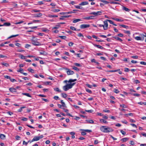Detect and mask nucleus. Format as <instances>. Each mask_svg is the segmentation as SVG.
Returning <instances> with one entry per match:
<instances>
[{"label":"nucleus","mask_w":146,"mask_h":146,"mask_svg":"<svg viewBox=\"0 0 146 146\" xmlns=\"http://www.w3.org/2000/svg\"><path fill=\"white\" fill-rule=\"evenodd\" d=\"M75 83H73L67 84L66 85L63 86V89L64 91H67L69 89L72 88V87L75 85Z\"/></svg>","instance_id":"1"},{"label":"nucleus","mask_w":146,"mask_h":146,"mask_svg":"<svg viewBox=\"0 0 146 146\" xmlns=\"http://www.w3.org/2000/svg\"><path fill=\"white\" fill-rule=\"evenodd\" d=\"M31 43L32 44L35 46H40L41 44L39 42L37 41V40L35 38H33L31 40Z\"/></svg>","instance_id":"2"},{"label":"nucleus","mask_w":146,"mask_h":146,"mask_svg":"<svg viewBox=\"0 0 146 146\" xmlns=\"http://www.w3.org/2000/svg\"><path fill=\"white\" fill-rule=\"evenodd\" d=\"M63 69L66 71V72L68 75H73L74 73L73 71L71 70L68 68H64Z\"/></svg>","instance_id":"3"},{"label":"nucleus","mask_w":146,"mask_h":146,"mask_svg":"<svg viewBox=\"0 0 146 146\" xmlns=\"http://www.w3.org/2000/svg\"><path fill=\"white\" fill-rule=\"evenodd\" d=\"M101 131L104 132H108L110 131L109 128L107 127L106 126H102L100 128Z\"/></svg>","instance_id":"4"},{"label":"nucleus","mask_w":146,"mask_h":146,"mask_svg":"<svg viewBox=\"0 0 146 146\" xmlns=\"http://www.w3.org/2000/svg\"><path fill=\"white\" fill-rule=\"evenodd\" d=\"M43 137V136L42 135H41L39 136H35L34 138L32 139V140L31 141H37L40 139L42 138Z\"/></svg>","instance_id":"5"},{"label":"nucleus","mask_w":146,"mask_h":146,"mask_svg":"<svg viewBox=\"0 0 146 146\" xmlns=\"http://www.w3.org/2000/svg\"><path fill=\"white\" fill-rule=\"evenodd\" d=\"M108 21L110 22V20L109 19H107L106 21H104V30H106L107 29L108 27V23L107 21Z\"/></svg>","instance_id":"6"},{"label":"nucleus","mask_w":146,"mask_h":146,"mask_svg":"<svg viewBox=\"0 0 146 146\" xmlns=\"http://www.w3.org/2000/svg\"><path fill=\"white\" fill-rule=\"evenodd\" d=\"M90 27L89 24H82L80 25V27L81 29H83L86 28H88Z\"/></svg>","instance_id":"7"},{"label":"nucleus","mask_w":146,"mask_h":146,"mask_svg":"<svg viewBox=\"0 0 146 146\" xmlns=\"http://www.w3.org/2000/svg\"><path fill=\"white\" fill-rule=\"evenodd\" d=\"M100 13H101L100 11H98L97 12H94L90 13V14H93L95 15V16H97L98 15H100Z\"/></svg>","instance_id":"8"},{"label":"nucleus","mask_w":146,"mask_h":146,"mask_svg":"<svg viewBox=\"0 0 146 146\" xmlns=\"http://www.w3.org/2000/svg\"><path fill=\"white\" fill-rule=\"evenodd\" d=\"M111 19L115 20L116 21H119L120 22H122L124 21V20L122 19H118V18H112Z\"/></svg>","instance_id":"9"},{"label":"nucleus","mask_w":146,"mask_h":146,"mask_svg":"<svg viewBox=\"0 0 146 146\" xmlns=\"http://www.w3.org/2000/svg\"><path fill=\"white\" fill-rule=\"evenodd\" d=\"M120 70V69H118L116 70H110V72H115L117 71H119V74H122V72L121 71H119Z\"/></svg>","instance_id":"10"},{"label":"nucleus","mask_w":146,"mask_h":146,"mask_svg":"<svg viewBox=\"0 0 146 146\" xmlns=\"http://www.w3.org/2000/svg\"><path fill=\"white\" fill-rule=\"evenodd\" d=\"M9 91L12 92H16V89L14 88H11L9 89Z\"/></svg>","instance_id":"11"},{"label":"nucleus","mask_w":146,"mask_h":146,"mask_svg":"<svg viewBox=\"0 0 146 146\" xmlns=\"http://www.w3.org/2000/svg\"><path fill=\"white\" fill-rule=\"evenodd\" d=\"M42 14L39 13L38 14H35L34 15V17H40L42 16Z\"/></svg>","instance_id":"12"},{"label":"nucleus","mask_w":146,"mask_h":146,"mask_svg":"<svg viewBox=\"0 0 146 146\" xmlns=\"http://www.w3.org/2000/svg\"><path fill=\"white\" fill-rule=\"evenodd\" d=\"M87 123L90 124H93L94 123V121L92 119H87L86 120Z\"/></svg>","instance_id":"13"},{"label":"nucleus","mask_w":146,"mask_h":146,"mask_svg":"<svg viewBox=\"0 0 146 146\" xmlns=\"http://www.w3.org/2000/svg\"><path fill=\"white\" fill-rule=\"evenodd\" d=\"M88 4V3L86 1L83 2L79 4L80 5H84Z\"/></svg>","instance_id":"14"},{"label":"nucleus","mask_w":146,"mask_h":146,"mask_svg":"<svg viewBox=\"0 0 146 146\" xmlns=\"http://www.w3.org/2000/svg\"><path fill=\"white\" fill-rule=\"evenodd\" d=\"M135 39L138 40H143L144 39V37H143V39H142V38L140 36H136L135 37Z\"/></svg>","instance_id":"15"},{"label":"nucleus","mask_w":146,"mask_h":146,"mask_svg":"<svg viewBox=\"0 0 146 146\" xmlns=\"http://www.w3.org/2000/svg\"><path fill=\"white\" fill-rule=\"evenodd\" d=\"M77 80L76 79H70L68 81V83H72V82H75Z\"/></svg>","instance_id":"16"},{"label":"nucleus","mask_w":146,"mask_h":146,"mask_svg":"<svg viewBox=\"0 0 146 146\" xmlns=\"http://www.w3.org/2000/svg\"><path fill=\"white\" fill-rule=\"evenodd\" d=\"M60 26V23H58L56 25L55 27H53V29H56L59 28Z\"/></svg>","instance_id":"17"},{"label":"nucleus","mask_w":146,"mask_h":146,"mask_svg":"<svg viewBox=\"0 0 146 146\" xmlns=\"http://www.w3.org/2000/svg\"><path fill=\"white\" fill-rule=\"evenodd\" d=\"M11 25V24L9 23H4L3 25H2V26H9Z\"/></svg>","instance_id":"18"},{"label":"nucleus","mask_w":146,"mask_h":146,"mask_svg":"<svg viewBox=\"0 0 146 146\" xmlns=\"http://www.w3.org/2000/svg\"><path fill=\"white\" fill-rule=\"evenodd\" d=\"M6 137L5 135L3 134H1L0 135V138L2 139H5Z\"/></svg>","instance_id":"19"},{"label":"nucleus","mask_w":146,"mask_h":146,"mask_svg":"<svg viewBox=\"0 0 146 146\" xmlns=\"http://www.w3.org/2000/svg\"><path fill=\"white\" fill-rule=\"evenodd\" d=\"M19 57L20 58L22 59H25L26 58V56H23V55L21 54H19Z\"/></svg>","instance_id":"20"},{"label":"nucleus","mask_w":146,"mask_h":146,"mask_svg":"<svg viewBox=\"0 0 146 146\" xmlns=\"http://www.w3.org/2000/svg\"><path fill=\"white\" fill-rule=\"evenodd\" d=\"M114 38L116 40H118L121 42H122L123 41L121 39L117 36H115L114 37Z\"/></svg>","instance_id":"21"},{"label":"nucleus","mask_w":146,"mask_h":146,"mask_svg":"<svg viewBox=\"0 0 146 146\" xmlns=\"http://www.w3.org/2000/svg\"><path fill=\"white\" fill-rule=\"evenodd\" d=\"M61 103L62 104V106L64 107V108H66V105L64 102H63V100H61Z\"/></svg>","instance_id":"22"},{"label":"nucleus","mask_w":146,"mask_h":146,"mask_svg":"<svg viewBox=\"0 0 146 146\" xmlns=\"http://www.w3.org/2000/svg\"><path fill=\"white\" fill-rule=\"evenodd\" d=\"M81 21V20L80 19H74L73 21V23H76L80 21Z\"/></svg>","instance_id":"23"},{"label":"nucleus","mask_w":146,"mask_h":146,"mask_svg":"<svg viewBox=\"0 0 146 146\" xmlns=\"http://www.w3.org/2000/svg\"><path fill=\"white\" fill-rule=\"evenodd\" d=\"M94 46L96 47H97L99 48H100L101 49H103V48H104L102 46L100 45L95 44H94Z\"/></svg>","instance_id":"24"},{"label":"nucleus","mask_w":146,"mask_h":146,"mask_svg":"<svg viewBox=\"0 0 146 146\" xmlns=\"http://www.w3.org/2000/svg\"><path fill=\"white\" fill-rule=\"evenodd\" d=\"M40 54L44 55H46L47 54L46 52L44 51H42L40 52Z\"/></svg>","instance_id":"25"},{"label":"nucleus","mask_w":146,"mask_h":146,"mask_svg":"<svg viewBox=\"0 0 146 146\" xmlns=\"http://www.w3.org/2000/svg\"><path fill=\"white\" fill-rule=\"evenodd\" d=\"M22 94L23 95H25L27 97H31V96L28 93H22Z\"/></svg>","instance_id":"26"},{"label":"nucleus","mask_w":146,"mask_h":146,"mask_svg":"<svg viewBox=\"0 0 146 146\" xmlns=\"http://www.w3.org/2000/svg\"><path fill=\"white\" fill-rule=\"evenodd\" d=\"M72 67L73 69L76 70L77 71H79L80 70L79 69L75 66H72Z\"/></svg>","instance_id":"27"},{"label":"nucleus","mask_w":146,"mask_h":146,"mask_svg":"<svg viewBox=\"0 0 146 146\" xmlns=\"http://www.w3.org/2000/svg\"><path fill=\"white\" fill-rule=\"evenodd\" d=\"M1 64L7 67H9V64L7 63L2 62L1 63Z\"/></svg>","instance_id":"28"},{"label":"nucleus","mask_w":146,"mask_h":146,"mask_svg":"<svg viewBox=\"0 0 146 146\" xmlns=\"http://www.w3.org/2000/svg\"><path fill=\"white\" fill-rule=\"evenodd\" d=\"M123 9L127 12H129L130 11V9H129L125 7H123Z\"/></svg>","instance_id":"29"},{"label":"nucleus","mask_w":146,"mask_h":146,"mask_svg":"<svg viewBox=\"0 0 146 146\" xmlns=\"http://www.w3.org/2000/svg\"><path fill=\"white\" fill-rule=\"evenodd\" d=\"M113 90V92L116 94L119 93V91L117 89H116L115 88H114Z\"/></svg>","instance_id":"30"},{"label":"nucleus","mask_w":146,"mask_h":146,"mask_svg":"<svg viewBox=\"0 0 146 146\" xmlns=\"http://www.w3.org/2000/svg\"><path fill=\"white\" fill-rule=\"evenodd\" d=\"M81 130L82 131L81 132L82 135H85L86 134L85 131L84 130V129H81Z\"/></svg>","instance_id":"31"},{"label":"nucleus","mask_w":146,"mask_h":146,"mask_svg":"<svg viewBox=\"0 0 146 146\" xmlns=\"http://www.w3.org/2000/svg\"><path fill=\"white\" fill-rule=\"evenodd\" d=\"M112 87H113V85L112 84H110V87H111V88H110V90H111V91L113 92V89L114 88H115V85H114L113 87L112 88Z\"/></svg>","instance_id":"32"},{"label":"nucleus","mask_w":146,"mask_h":146,"mask_svg":"<svg viewBox=\"0 0 146 146\" xmlns=\"http://www.w3.org/2000/svg\"><path fill=\"white\" fill-rule=\"evenodd\" d=\"M58 16L56 15H53L51 14L48 15V17L50 18H52L54 17H57Z\"/></svg>","instance_id":"33"},{"label":"nucleus","mask_w":146,"mask_h":146,"mask_svg":"<svg viewBox=\"0 0 146 146\" xmlns=\"http://www.w3.org/2000/svg\"><path fill=\"white\" fill-rule=\"evenodd\" d=\"M128 139L129 138H122L121 139V140L123 142H125L128 140Z\"/></svg>","instance_id":"34"},{"label":"nucleus","mask_w":146,"mask_h":146,"mask_svg":"<svg viewBox=\"0 0 146 146\" xmlns=\"http://www.w3.org/2000/svg\"><path fill=\"white\" fill-rule=\"evenodd\" d=\"M100 121L102 123H106L107 121L106 120H105L103 119H100Z\"/></svg>","instance_id":"35"},{"label":"nucleus","mask_w":146,"mask_h":146,"mask_svg":"<svg viewBox=\"0 0 146 146\" xmlns=\"http://www.w3.org/2000/svg\"><path fill=\"white\" fill-rule=\"evenodd\" d=\"M61 94L62 97L64 98H66L67 96V95L66 94L62 93Z\"/></svg>","instance_id":"36"},{"label":"nucleus","mask_w":146,"mask_h":146,"mask_svg":"<svg viewBox=\"0 0 146 146\" xmlns=\"http://www.w3.org/2000/svg\"><path fill=\"white\" fill-rule=\"evenodd\" d=\"M120 106L121 107L123 108H127V106L124 104L120 105Z\"/></svg>","instance_id":"37"},{"label":"nucleus","mask_w":146,"mask_h":146,"mask_svg":"<svg viewBox=\"0 0 146 146\" xmlns=\"http://www.w3.org/2000/svg\"><path fill=\"white\" fill-rule=\"evenodd\" d=\"M25 108V106H23L21 107L18 110V111L19 112H21L22 111V109Z\"/></svg>","instance_id":"38"},{"label":"nucleus","mask_w":146,"mask_h":146,"mask_svg":"<svg viewBox=\"0 0 146 146\" xmlns=\"http://www.w3.org/2000/svg\"><path fill=\"white\" fill-rule=\"evenodd\" d=\"M28 71H29V72L32 73H34V70L31 68H29L28 69Z\"/></svg>","instance_id":"39"},{"label":"nucleus","mask_w":146,"mask_h":146,"mask_svg":"<svg viewBox=\"0 0 146 146\" xmlns=\"http://www.w3.org/2000/svg\"><path fill=\"white\" fill-rule=\"evenodd\" d=\"M119 25L120 26L122 27H123V28H126V29H127L128 28V26H126V25Z\"/></svg>","instance_id":"40"},{"label":"nucleus","mask_w":146,"mask_h":146,"mask_svg":"<svg viewBox=\"0 0 146 146\" xmlns=\"http://www.w3.org/2000/svg\"><path fill=\"white\" fill-rule=\"evenodd\" d=\"M54 90L58 92H61V91L59 89V88H54Z\"/></svg>","instance_id":"41"},{"label":"nucleus","mask_w":146,"mask_h":146,"mask_svg":"<svg viewBox=\"0 0 146 146\" xmlns=\"http://www.w3.org/2000/svg\"><path fill=\"white\" fill-rule=\"evenodd\" d=\"M101 1L102 2H103V3L104 4V5L107 4L109 3V2H108V1H106L101 0Z\"/></svg>","instance_id":"42"},{"label":"nucleus","mask_w":146,"mask_h":146,"mask_svg":"<svg viewBox=\"0 0 146 146\" xmlns=\"http://www.w3.org/2000/svg\"><path fill=\"white\" fill-rule=\"evenodd\" d=\"M74 65H75L76 66H78V67H81V65L80 64L77 63H74Z\"/></svg>","instance_id":"43"},{"label":"nucleus","mask_w":146,"mask_h":146,"mask_svg":"<svg viewBox=\"0 0 146 146\" xmlns=\"http://www.w3.org/2000/svg\"><path fill=\"white\" fill-rule=\"evenodd\" d=\"M70 29L73 31H76V29L73 26H71L70 27Z\"/></svg>","instance_id":"44"},{"label":"nucleus","mask_w":146,"mask_h":146,"mask_svg":"<svg viewBox=\"0 0 146 146\" xmlns=\"http://www.w3.org/2000/svg\"><path fill=\"white\" fill-rule=\"evenodd\" d=\"M76 8L79 9H82V7H80L79 5L75 6Z\"/></svg>","instance_id":"45"},{"label":"nucleus","mask_w":146,"mask_h":146,"mask_svg":"<svg viewBox=\"0 0 146 146\" xmlns=\"http://www.w3.org/2000/svg\"><path fill=\"white\" fill-rule=\"evenodd\" d=\"M19 35H13L10 36L8 38H11L13 37H15Z\"/></svg>","instance_id":"46"},{"label":"nucleus","mask_w":146,"mask_h":146,"mask_svg":"<svg viewBox=\"0 0 146 146\" xmlns=\"http://www.w3.org/2000/svg\"><path fill=\"white\" fill-rule=\"evenodd\" d=\"M52 11L54 12H58L60 11L59 9H55L52 10Z\"/></svg>","instance_id":"47"},{"label":"nucleus","mask_w":146,"mask_h":146,"mask_svg":"<svg viewBox=\"0 0 146 146\" xmlns=\"http://www.w3.org/2000/svg\"><path fill=\"white\" fill-rule=\"evenodd\" d=\"M86 91L87 92L90 94H91L92 93V91L88 89H86Z\"/></svg>","instance_id":"48"},{"label":"nucleus","mask_w":146,"mask_h":146,"mask_svg":"<svg viewBox=\"0 0 146 146\" xmlns=\"http://www.w3.org/2000/svg\"><path fill=\"white\" fill-rule=\"evenodd\" d=\"M59 37H60L61 39H65L66 38V36H59Z\"/></svg>","instance_id":"49"},{"label":"nucleus","mask_w":146,"mask_h":146,"mask_svg":"<svg viewBox=\"0 0 146 146\" xmlns=\"http://www.w3.org/2000/svg\"><path fill=\"white\" fill-rule=\"evenodd\" d=\"M10 80L11 82H15L16 81V80L15 79L13 78L12 79L11 78Z\"/></svg>","instance_id":"50"},{"label":"nucleus","mask_w":146,"mask_h":146,"mask_svg":"<svg viewBox=\"0 0 146 146\" xmlns=\"http://www.w3.org/2000/svg\"><path fill=\"white\" fill-rule=\"evenodd\" d=\"M85 131L86 132L88 133H90L92 132V131L91 130H88V129H84Z\"/></svg>","instance_id":"51"},{"label":"nucleus","mask_w":146,"mask_h":146,"mask_svg":"<svg viewBox=\"0 0 146 146\" xmlns=\"http://www.w3.org/2000/svg\"><path fill=\"white\" fill-rule=\"evenodd\" d=\"M4 77L6 78L9 79V80H10L11 78V77L10 76L7 75L4 76Z\"/></svg>","instance_id":"52"},{"label":"nucleus","mask_w":146,"mask_h":146,"mask_svg":"<svg viewBox=\"0 0 146 146\" xmlns=\"http://www.w3.org/2000/svg\"><path fill=\"white\" fill-rule=\"evenodd\" d=\"M15 44L17 46L19 47H21V44H20L19 43H16Z\"/></svg>","instance_id":"53"},{"label":"nucleus","mask_w":146,"mask_h":146,"mask_svg":"<svg viewBox=\"0 0 146 146\" xmlns=\"http://www.w3.org/2000/svg\"><path fill=\"white\" fill-rule=\"evenodd\" d=\"M31 46V45L28 44H26L25 45V48H28L29 47Z\"/></svg>","instance_id":"54"},{"label":"nucleus","mask_w":146,"mask_h":146,"mask_svg":"<svg viewBox=\"0 0 146 146\" xmlns=\"http://www.w3.org/2000/svg\"><path fill=\"white\" fill-rule=\"evenodd\" d=\"M37 35H39V36H43L44 35V34L43 33H38Z\"/></svg>","instance_id":"55"},{"label":"nucleus","mask_w":146,"mask_h":146,"mask_svg":"<svg viewBox=\"0 0 146 146\" xmlns=\"http://www.w3.org/2000/svg\"><path fill=\"white\" fill-rule=\"evenodd\" d=\"M133 95L135 96L139 97L140 96V95L138 94H133Z\"/></svg>","instance_id":"56"},{"label":"nucleus","mask_w":146,"mask_h":146,"mask_svg":"<svg viewBox=\"0 0 146 146\" xmlns=\"http://www.w3.org/2000/svg\"><path fill=\"white\" fill-rule=\"evenodd\" d=\"M23 71V69L22 68H20L19 70H18L17 71L18 72H20L21 73H23L22 72Z\"/></svg>","instance_id":"57"},{"label":"nucleus","mask_w":146,"mask_h":146,"mask_svg":"<svg viewBox=\"0 0 146 146\" xmlns=\"http://www.w3.org/2000/svg\"><path fill=\"white\" fill-rule=\"evenodd\" d=\"M20 137L18 135H17L15 137V138L17 140H19L20 139Z\"/></svg>","instance_id":"58"},{"label":"nucleus","mask_w":146,"mask_h":146,"mask_svg":"<svg viewBox=\"0 0 146 146\" xmlns=\"http://www.w3.org/2000/svg\"><path fill=\"white\" fill-rule=\"evenodd\" d=\"M74 44V43L72 42H70L69 43H68V45L69 46H72L73 44Z\"/></svg>","instance_id":"59"},{"label":"nucleus","mask_w":146,"mask_h":146,"mask_svg":"<svg viewBox=\"0 0 146 146\" xmlns=\"http://www.w3.org/2000/svg\"><path fill=\"white\" fill-rule=\"evenodd\" d=\"M54 99L55 100H58V99H59V97L58 96H54Z\"/></svg>","instance_id":"60"},{"label":"nucleus","mask_w":146,"mask_h":146,"mask_svg":"<svg viewBox=\"0 0 146 146\" xmlns=\"http://www.w3.org/2000/svg\"><path fill=\"white\" fill-rule=\"evenodd\" d=\"M129 69L127 68H125L124 71L126 72H128L129 71Z\"/></svg>","instance_id":"61"},{"label":"nucleus","mask_w":146,"mask_h":146,"mask_svg":"<svg viewBox=\"0 0 146 146\" xmlns=\"http://www.w3.org/2000/svg\"><path fill=\"white\" fill-rule=\"evenodd\" d=\"M140 64H141L146 65V62L143 61H141L140 62Z\"/></svg>","instance_id":"62"},{"label":"nucleus","mask_w":146,"mask_h":146,"mask_svg":"<svg viewBox=\"0 0 146 146\" xmlns=\"http://www.w3.org/2000/svg\"><path fill=\"white\" fill-rule=\"evenodd\" d=\"M43 2L42 1H39L38 2V4L39 5H41L42 4H43Z\"/></svg>","instance_id":"63"},{"label":"nucleus","mask_w":146,"mask_h":146,"mask_svg":"<svg viewBox=\"0 0 146 146\" xmlns=\"http://www.w3.org/2000/svg\"><path fill=\"white\" fill-rule=\"evenodd\" d=\"M141 135L145 137H146V133H141Z\"/></svg>","instance_id":"64"}]
</instances>
